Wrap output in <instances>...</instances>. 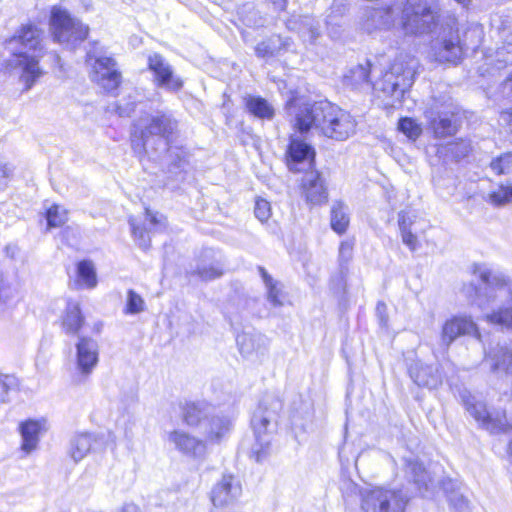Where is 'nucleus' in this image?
<instances>
[{
	"label": "nucleus",
	"instance_id": "54",
	"mask_svg": "<svg viewBox=\"0 0 512 512\" xmlns=\"http://www.w3.org/2000/svg\"><path fill=\"white\" fill-rule=\"evenodd\" d=\"M386 311V305L384 303H378L377 305V312L380 315V322L381 324L385 325L387 322V317L383 315V313Z\"/></svg>",
	"mask_w": 512,
	"mask_h": 512
},
{
	"label": "nucleus",
	"instance_id": "44",
	"mask_svg": "<svg viewBox=\"0 0 512 512\" xmlns=\"http://www.w3.org/2000/svg\"><path fill=\"white\" fill-rule=\"evenodd\" d=\"M490 168L497 175L509 174L512 172V153H505L493 159Z\"/></svg>",
	"mask_w": 512,
	"mask_h": 512
},
{
	"label": "nucleus",
	"instance_id": "18",
	"mask_svg": "<svg viewBox=\"0 0 512 512\" xmlns=\"http://www.w3.org/2000/svg\"><path fill=\"white\" fill-rule=\"evenodd\" d=\"M47 421L42 419H28L19 425V432L22 443L21 450L26 454H30L38 448L40 434L47 430Z\"/></svg>",
	"mask_w": 512,
	"mask_h": 512
},
{
	"label": "nucleus",
	"instance_id": "41",
	"mask_svg": "<svg viewBox=\"0 0 512 512\" xmlns=\"http://www.w3.org/2000/svg\"><path fill=\"white\" fill-rule=\"evenodd\" d=\"M78 278L87 288H94L97 285V277L94 265L89 260H83L77 266Z\"/></svg>",
	"mask_w": 512,
	"mask_h": 512
},
{
	"label": "nucleus",
	"instance_id": "14",
	"mask_svg": "<svg viewBox=\"0 0 512 512\" xmlns=\"http://www.w3.org/2000/svg\"><path fill=\"white\" fill-rule=\"evenodd\" d=\"M148 68L153 73L157 87L172 93H177L183 88V80L174 73L173 67L162 55H149Z\"/></svg>",
	"mask_w": 512,
	"mask_h": 512
},
{
	"label": "nucleus",
	"instance_id": "11",
	"mask_svg": "<svg viewBox=\"0 0 512 512\" xmlns=\"http://www.w3.org/2000/svg\"><path fill=\"white\" fill-rule=\"evenodd\" d=\"M461 400L467 412L480 424V426L491 433L505 432L509 424L504 412H489L484 402L477 400L468 391L460 393Z\"/></svg>",
	"mask_w": 512,
	"mask_h": 512
},
{
	"label": "nucleus",
	"instance_id": "21",
	"mask_svg": "<svg viewBox=\"0 0 512 512\" xmlns=\"http://www.w3.org/2000/svg\"><path fill=\"white\" fill-rule=\"evenodd\" d=\"M302 193L306 201L315 205L327 200L328 193L324 180L315 170L307 172L302 178Z\"/></svg>",
	"mask_w": 512,
	"mask_h": 512
},
{
	"label": "nucleus",
	"instance_id": "46",
	"mask_svg": "<svg viewBox=\"0 0 512 512\" xmlns=\"http://www.w3.org/2000/svg\"><path fill=\"white\" fill-rule=\"evenodd\" d=\"M16 297V290L3 280L0 281V312L10 307Z\"/></svg>",
	"mask_w": 512,
	"mask_h": 512
},
{
	"label": "nucleus",
	"instance_id": "56",
	"mask_svg": "<svg viewBox=\"0 0 512 512\" xmlns=\"http://www.w3.org/2000/svg\"><path fill=\"white\" fill-rule=\"evenodd\" d=\"M121 512H142V511L137 505H135L133 503H128L122 507Z\"/></svg>",
	"mask_w": 512,
	"mask_h": 512
},
{
	"label": "nucleus",
	"instance_id": "55",
	"mask_svg": "<svg viewBox=\"0 0 512 512\" xmlns=\"http://www.w3.org/2000/svg\"><path fill=\"white\" fill-rule=\"evenodd\" d=\"M11 169L6 164H0V181L9 177Z\"/></svg>",
	"mask_w": 512,
	"mask_h": 512
},
{
	"label": "nucleus",
	"instance_id": "50",
	"mask_svg": "<svg viewBox=\"0 0 512 512\" xmlns=\"http://www.w3.org/2000/svg\"><path fill=\"white\" fill-rule=\"evenodd\" d=\"M401 236H402L403 243L406 246H408V248L411 251H416L417 250V248L419 246V242H418L417 236L413 233L412 230L401 232Z\"/></svg>",
	"mask_w": 512,
	"mask_h": 512
},
{
	"label": "nucleus",
	"instance_id": "16",
	"mask_svg": "<svg viewBox=\"0 0 512 512\" xmlns=\"http://www.w3.org/2000/svg\"><path fill=\"white\" fill-rule=\"evenodd\" d=\"M168 441L181 454L193 459H204L206 442L182 430H173L168 433Z\"/></svg>",
	"mask_w": 512,
	"mask_h": 512
},
{
	"label": "nucleus",
	"instance_id": "40",
	"mask_svg": "<svg viewBox=\"0 0 512 512\" xmlns=\"http://www.w3.org/2000/svg\"><path fill=\"white\" fill-rule=\"evenodd\" d=\"M283 47L284 43L280 37H271L258 43L255 47V53L259 58L269 59L279 55Z\"/></svg>",
	"mask_w": 512,
	"mask_h": 512
},
{
	"label": "nucleus",
	"instance_id": "60",
	"mask_svg": "<svg viewBox=\"0 0 512 512\" xmlns=\"http://www.w3.org/2000/svg\"><path fill=\"white\" fill-rule=\"evenodd\" d=\"M127 403H135L136 402V395L134 393H132L131 395H129L126 399Z\"/></svg>",
	"mask_w": 512,
	"mask_h": 512
},
{
	"label": "nucleus",
	"instance_id": "6",
	"mask_svg": "<svg viewBox=\"0 0 512 512\" xmlns=\"http://www.w3.org/2000/svg\"><path fill=\"white\" fill-rule=\"evenodd\" d=\"M415 65L396 59L382 77L373 82L372 87L392 99L391 105L400 103L405 92L412 86L415 77Z\"/></svg>",
	"mask_w": 512,
	"mask_h": 512
},
{
	"label": "nucleus",
	"instance_id": "37",
	"mask_svg": "<svg viewBox=\"0 0 512 512\" xmlns=\"http://www.w3.org/2000/svg\"><path fill=\"white\" fill-rule=\"evenodd\" d=\"M486 201L495 207H503L510 204L512 202V182L500 183L496 189L488 194Z\"/></svg>",
	"mask_w": 512,
	"mask_h": 512
},
{
	"label": "nucleus",
	"instance_id": "51",
	"mask_svg": "<svg viewBox=\"0 0 512 512\" xmlns=\"http://www.w3.org/2000/svg\"><path fill=\"white\" fill-rule=\"evenodd\" d=\"M9 380L8 376H0V403H6L9 401V391L11 389Z\"/></svg>",
	"mask_w": 512,
	"mask_h": 512
},
{
	"label": "nucleus",
	"instance_id": "38",
	"mask_svg": "<svg viewBox=\"0 0 512 512\" xmlns=\"http://www.w3.org/2000/svg\"><path fill=\"white\" fill-rule=\"evenodd\" d=\"M406 472L412 477L414 483L417 484L421 493L423 490H428V483L430 478L422 463L414 459L407 460Z\"/></svg>",
	"mask_w": 512,
	"mask_h": 512
},
{
	"label": "nucleus",
	"instance_id": "42",
	"mask_svg": "<svg viewBox=\"0 0 512 512\" xmlns=\"http://www.w3.org/2000/svg\"><path fill=\"white\" fill-rule=\"evenodd\" d=\"M47 227L58 228L63 226L68 220V211L59 205H52L46 211Z\"/></svg>",
	"mask_w": 512,
	"mask_h": 512
},
{
	"label": "nucleus",
	"instance_id": "17",
	"mask_svg": "<svg viewBox=\"0 0 512 512\" xmlns=\"http://www.w3.org/2000/svg\"><path fill=\"white\" fill-rule=\"evenodd\" d=\"M242 493L240 482L232 475H223L211 491V501L216 507L235 503Z\"/></svg>",
	"mask_w": 512,
	"mask_h": 512
},
{
	"label": "nucleus",
	"instance_id": "23",
	"mask_svg": "<svg viewBox=\"0 0 512 512\" xmlns=\"http://www.w3.org/2000/svg\"><path fill=\"white\" fill-rule=\"evenodd\" d=\"M287 153V165L289 170L294 172H300L303 169L299 167L300 165L311 167L314 161L315 152L313 148L295 138H291Z\"/></svg>",
	"mask_w": 512,
	"mask_h": 512
},
{
	"label": "nucleus",
	"instance_id": "58",
	"mask_svg": "<svg viewBox=\"0 0 512 512\" xmlns=\"http://www.w3.org/2000/svg\"><path fill=\"white\" fill-rule=\"evenodd\" d=\"M319 36V29L317 27L310 28V39L315 40Z\"/></svg>",
	"mask_w": 512,
	"mask_h": 512
},
{
	"label": "nucleus",
	"instance_id": "10",
	"mask_svg": "<svg viewBox=\"0 0 512 512\" xmlns=\"http://www.w3.org/2000/svg\"><path fill=\"white\" fill-rule=\"evenodd\" d=\"M409 497L402 490L376 488L362 500L364 512H405Z\"/></svg>",
	"mask_w": 512,
	"mask_h": 512
},
{
	"label": "nucleus",
	"instance_id": "27",
	"mask_svg": "<svg viewBox=\"0 0 512 512\" xmlns=\"http://www.w3.org/2000/svg\"><path fill=\"white\" fill-rule=\"evenodd\" d=\"M85 317L82 314L80 306L76 302H68L62 316L61 328L68 336H77L79 338L81 329L85 326Z\"/></svg>",
	"mask_w": 512,
	"mask_h": 512
},
{
	"label": "nucleus",
	"instance_id": "25",
	"mask_svg": "<svg viewBox=\"0 0 512 512\" xmlns=\"http://www.w3.org/2000/svg\"><path fill=\"white\" fill-rule=\"evenodd\" d=\"M182 419L190 427H201L212 415L213 406L206 401H189L181 406Z\"/></svg>",
	"mask_w": 512,
	"mask_h": 512
},
{
	"label": "nucleus",
	"instance_id": "43",
	"mask_svg": "<svg viewBox=\"0 0 512 512\" xmlns=\"http://www.w3.org/2000/svg\"><path fill=\"white\" fill-rule=\"evenodd\" d=\"M193 273L204 281H210L222 276L223 271L218 263H206L201 261Z\"/></svg>",
	"mask_w": 512,
	"mask_h": 512
},
{
	"label": "nucleus",
	"instance_id": "3",
	"mask_svg": "<svg viewBox=\"0 0 512 512\" xmlns=\"http://www.w3.org/2000/svg\"><path fill=\"white\" fill-rule=\"evenodd\" d=\"M177 129L178 122L171 114L157 112L143 116L135 124L133 148L136 152H145L156 160L166 151Z\"/></svg>",
	"mask_w": 512,
	"mask_h": 512
},
{
	"label": "nucleus",
	"instance_id": "4",
	"mask_svg": "<svg viewBox=\"0 0 512 512\" xmlns=\"http://www.w3.org/2000/svg\"><path fill=\"white\" fill-rule=\"evenodd\" d=\"M281 408L282 404L278 398L265 397L252 416L251 425L256 439L252 453L257 462H261L268 454L271 434L275 430L277 414Z\"/></svg>",
	"mask_w": 512,
	"mask_h": 512
},
{
	"label": "nucleus",
	"instance_id": "49",
	"mask_svg": "<svg viewBox=\"0 0 512 512\" xmlns=\"http://www.w3.org/2000/svg\"><path fill=\"white\" fill-rule=\"evenodd\" d=\"M416 216L409 212H400L398 215V224L400 232L410 231L412 230V226L415 223Z\"/></svg>",
	"mask_w": 512,
	"mask_h": 512
},
{
	"label": "nucleus",
	"instance_id": "62",
	"mask_svg": "<svg viewBox=\"0 0 512 512\" xmlns=\"http://www.w3.org/2000/svg\"><path fill=\"white\" fill-rule=\"evenodd\" d=\"M459 3H465L467 0H456Z\"/></svg>",
	"mask_w": 512,
	"mask_h": 512
},
{
	"label": "nucleus",
	"instance_id": "39",
	"mask_svg": "<svg viewBox=\"0 0 512 512\" xmlns=\"http://www.w3.org/2000/svg\"><path fill=\"white\" fill-rule=\"evenodd\" d=\"M349 225L347 207L342 202H336L331 208V227L338 233L343 234Z\"/></svg>",
	"mask_w": 512,
	"mask_h": 512
},
{
	"label": "nucleus",
	"instance_id": "28",
	"mask_svg": "<svg viewBox=\"0 0 512 512\" xmlns=\"http://www.w3.org/2000/svg\"><path fill=\"white\" fill-rule=\"evenodd\" d=\"M371 72L372 65L369 61L353 66L344 74L343 85L353 90L369 88L373 84L370 80Z\"/></svg>",
	"mask_w": 512,
	"mask_h": 512
},
{
	"label": "nucleus",
	"instance_id": "1",
	"mask_svg": "<svg viewBox=\"0 0 512 512\" xmlns=\"http://www.w3.org/2000/svg\"><path fill=\"white\" fill-rule=\"evenodd\" d=\"M294 127L300 133L316 128L328 138L344 141L354 134L356 121L350 113L331 102L319 101L297 108Z\"/></svg>",
	"mask_w": 512,
	"mask_h": 512
},
{
	"label": "nucleus",
	"instance_id": "7",
	"mask_svg": "<svg viewBox=\"0 0 512 512\" xmlns=\"http://www.w3.org/2000/svg\"><path fill=\"white\" fill-rule=\"evenodd\" d=\"M458 113L457 106L451 97H433L430 107L425 111V118L436 138L452 136L457 132L454 117Z\"/></svg>",
	"mask_w": 512,
	"mask_h": 512
},
{
	"label": "nucleus",
	"instance_id": "24",
	"mask_svg": "<svg viewBox=\"0 0 512 512\" xmlns=\"http://www.w3.org/2000/svg\"><path fill=\"white\" fill-rule=\"evenodd\" d=\"M146 218L142 225L138 224L133 217L129 218L132 235L142 249L150 246L152 231L162 227L161 221L149 209L145 210Z\"/></svg>",
	"mask_w": 512,
	"mask_h": 512
},
{
	"label": "nucleus",
	"instance_id": "52",
	"mask_svg": "<svg viewBox=\"0 0 512 512\" xmlns=\"http://www.w3.org/2000/svg\"><path fill=\"white\" fill-rule=\"evenodd\" d=\"M465 291L467 294L474 292L477 295V298L473 303H475L480 308H483L491 299L495 298V296H489L487 300L482 299V297L478 295L477 289L472 284L466 287Z\"/></svg>",
	"mask_w": 512,
	"mask_h": 512
},
{
	"label": "nucleus",
	"instance_id": "32",
	"mask_svg": "<svg viewBox=\"0 0 512 512\" xmlns=\"http://www.w3.org/2000/svg\"><path fill=\"white\" fill-rule=\"evenodd\" d=\"M443 489L446 493L447 501L449 505L456 512H469L470 505L469 500L461 492L460 486L457 482L448 480L443 483Z\"/></svg>",
	"mask_w": 512,
	"mask_h": 512
},
{
	"label": "nucleus",
	"instance_id": "19",
	"mask_svg": "<svg viewBox=\"0 0 512 512\" xmlns=\"http://www.w3.org/2000/svg\"><path fill=\"white\" fill-rule=\"evenodd\" d=\"M236 342L240 353L246 358L262 356L268 348L267 337L256 331H244L238 334Z\"/></svg>",
	"mask_w": 512,
	"mask_h": 512
},
{
	"label": "nucleus",
	"instance_id": "57",
	"mask_svg": "<svg viewBox=\"0 0 512 512\" xmlns=\"http://www.w3.org/2000/svg\"><path fill=\"white\" fill-rule=\"evenodd\" d=\"M273 5L280 10H283L286 7L287 0H271Z\"/></svg>",
	"mask_w": 512,
	"mask_h": 512
},
{
	"label": "nucleus",
	"instance_id": "48",
	"mask_svg": "<svg viewBox=\"0 0 512 512\" xmlns=\"http://www.w3.org/2000/svg\"><path fill=\"white\" fill-rule=\"evenodd\" d=\"M254 213L261 222L267 221L271 216L270 203L264 199L256 200Z\"/></svg>",
	"mask_w": 512,
	"mask_h": 512
},
{
	"label": "nucleus",
	"instance_id": "15",
	"mask_svg": "<svg viewBox=\"0 0 512 512\" xmlns=\"http://www.w3.org/2000/svg\"><path fill=\"white\" fill-rule=\"evenodd\" d=\"M468 335L480 339L476 323L469 316L459 315L447 320L441 332V346L445 350L460 336Z\"/></svg>",
	"mask_w": 512,
	"mask_h": 512
},
{
	"label": "nucleus",
	"instance_id": "9",
	"mask_svg": "<svg viewBox=\"0 0 512 512\" xmlns=\"http://www.w3.org/2000/svg\"><path fill=\"white\" fill-rule=\"evenodd\" d=\"M431 50L435 60L441 63H456L462 58L463 49L455 18H449L446 24L441 25L437 38L432 42Z\"/></svg>",
	"mask_w": 512,
	"mask_h": 512
},
{
	"label": "nucleus",
	"instance_id": "33",
	"mask_svg": "<svg viewBox=\"0 0 512 512\" xmlns=\"http://www.w3.org/2000/svg\"><path fill=\"white\" fill-rule=\"evenodd\" d=\"M249 113L262 120H272L275 115L274 107L260 96H247L244 99Z\"/></svg>",
	"mask_w": 512,
	"mask_h": 512
},
{
	"label": "nucleus",
	"instance_id": "47",
	"mask_svg": "<svg viewBox=\"0 0 512 512\" xmlns=\"http://www.w3.org/2000/svg\"><path fill=\"white\" fill-rule=\"evenodd\" d=\"M145 302L143 298L134 290L127 292L126 313L137 314L144 310Z\"/></svg>",
	"mask_w": 512,
	"mask_h": 512
},
{
	"label": "nucleus",
	"instance_id": "30",
	"mask_svg": "<svg viewBox=\"0 0 512 512\" xmlns=\"http://www.w3.org/2000/svg\"><path fill=\"white\" fill-rule=\"evenodd\" d=\"M95 439L90 433L75 434L70 440L69 454L74 462L83 460L91 451Z\"/></svg>",
	"mask_w": 512,
	"mask_h": 512
},
{
	"label": "nucleus",
	"instance_id": "35",
	"mask_svg": "<svg viewBox=\"0 0 512 512\" xmlns=\"http://www.w3.org/2000/svg\"><path fill=\"white\" fill-rule=\"evenodd\" d=\"M472 272L489 288L503 287L507 283L502 273L493 271L486 264H474Z\"/></svg>",
	"mask_w": 512,
	"mask_h": 512
},
{
	"label": "nucleus",
	"instance_id": "8",
	"mask_svg": "<svg viewBox=\"0 0 512 512\" xmlns=\"http://www.w3.org/2000/svg\"><path fill=\"white\" fill-rule=\"evenodd\" d=\"M50 26L54 41L67 47H75L88 34L87 26L71 18L66 11L61 9H53Z\"/></svg>",
	"mask_w": 512,
	"mask_h": 512
},
{
	"label": "nucleus",
	"instance_id": "53",
	"mask_svg": "<svg viewBox=\"0 0 512 512\" xmlns=\"http://www.w3.org/2000/svg\"><path fill=\"white\" fill-rule=\"evenodd\" d=\"M134 110H135V105L132 104V103H129V104L125 105V106L119 105L117 107V113L121 117H128V116H130L131 113L134 112Z\"/></svg>",
	"mask_w": 512,
	"mask_h": 512
},
{
	"label": "nucleus",
	"instance_id": "5",
	"mask_svg": "<svg viewBox=\"0 0 512 512\" xmlns=\"http://www.w3.org/2000/svg\"><path fill=\"white\" fill-rule=\"evenodd\" d=\"M438 0H408L402 11V25L407 34L432 33L439 25Z\"/></svg>",
	"mask_w": 512,
	"mask_h": 512
},
{
	"label": "nucleus",
	"instance_id": "22",
	"mask_svg": "<svg viewBox=\"0 0 512 512\" xmlns=\"http://www.w3.org/2000/svg\"><path fill=\"white\" fill-rule=\"evenodd\" d=\"M409 375L418 386L429 389L436 388L442 383L438 365H427L416 361L409 366Z\"/></svg>",
	"mask_w": 512,
	"mask_h": 512
},
{
	"label": "nucleus",
	"instance_id": "36",
	"mask_svg": "<svg viewBox=\"0 0 512 512\" xmlns=\"http://www.w3.org/2000/svg\"><path fill=\"white\" fill-rule=\"evenodd\" d=\"M258 271L262 277L267 290V300L274 307L282 306V288L280 283L273 279V277L262 266L258 267Z\"/></svg>",
	"mask_w": 512,
	"mask_h": 512
},
{
	"label": "nucleus",
	"instance_id": "34",
	"mask_svg": "<svg viewBox=\"0 0 512 512\" xmlns=\"http://www.w3.org/2000/svg\"><path fill=\"white\" fill-rule=\"evenodd\" d=\"M165 152L168 153V172L178 174L187 170L190 155L185 149L168 145Z\"/></svg>",
	"mask_w": 512,
	"mask_h": 512
},
{
	"label": "nucleus",
	"instance_id": "26",
	"mask_svg": "<svg viewBox=\"0 0 512 512\" xmlns=\"http://www.w3.org/2000/svg\"><path fill=\"white\" fill-rule=\"evenodd\" d=\"M485 362L493 373L512 374V349L498 344L486 354Z\"/></svg>",
	"mask_w": 512,
	"mask_h": 512
},
{
	"label": "nucleus",
	"instance_id": "59",
	"mask_svg": "<svg viewBox=\"0 0 512 512\" xmlns=\"http://www.w3.org/2000/svg\"><path fill=\"white\" fill-rule=\"evenodd\" d=\"M504 89L512 90V73L504 82Z\"/></svg>",
	"mask_w": 512,
	"mask_h": 512
},
{
	"label": "nucleus",
	"instance_id": "20",
	"mask_svg": "<svg viewBox=\"0 0 512 512\" xmlns=\"http://www.w3.org/2000/svg\"><path fill=\"white\" fill-rule=\"evenodd\" d=\"M393 23L394 14L391 7L368 8L362 18V27L368 33L389 29Z\"/></svg>",
	"mask_w": 512,
	"mask_h": 512
},
{
	"label": "nucleus",
	"instance_id": "2",
	"mask_svg": "<svg viewBox=\"0 0 512 512\" xmlns=\"http://www.w3.org/2000/svg\"><path fill=\"white\" fill-rule=\"evenodd\" d=\"M44 31L33 24L23 25L16 35L7 41L8 49L12 51V45L20 44L24 50L13 51L14 60L12 65L19 71V80L24 84L25 91L30 90L33 85L44 75L39 65V59L43 56Z\"/></svg>",
	"mask_w": 512,
	"mask_h": 512
},
{
	"label": "nucleus",
	"instance_id": "13",
	"mask_svg": "<svg viewBox=\"0 0 512 512\" xmlns=\"http://www.w3.org/2000/svg\"><path fill=\"white\" fill-rule=\"evenodd\" d=\"M76 381L85 382L99 362V345L89 336H79L75 344Z\"/></svg>",
	"mask_w": 512,
	"mask_h": 512
},
{
	"label": "nucleus",
	"instance_id": "61",
	"mask_svg": "<svg viewBox=\"0 0 512 512\" xmlns=\"http://www.w3.org/2000/svg\"><path fill=\"white\" fill-rule=\"evenodd\" d=\"M469 147L463 144L462 156H466L468 154Z\"/></svg>",
	"mask_w": 512,
	"mask_h": 512
},
{
	"label": "nucleus",
	"instance_id": "29",
	"mask_svg": "<svg viewBox=\"0 0 512 512\" xmlns=\"http://www.w3.org/2000/svg\"><path fill=\"white\" fill-rule=\"evenodd\" d=\"M231 420L226 416H220L212 410V415L208 417V421L203 426V433L206 438L211 441H219L225 434L230 431Z\"/></svg>",
	"mask_w": 512,
	"mask_h": 512
},
{
	"label": "nucleus",
	"instance_id": "45",
	"mask_svg": "<svg viewBox=\"0 0 512 512\" xmlns=\"http://www.w3.org/2000/svg\"><path fill=\"white\" fill-rule=\"evenodd\" d=\"M398 129L411 140H416L422 133L421 126L414 119L407 117L399 120Z\"/></svg>",
	"mask_w": 512,
	"mask_h": 512
},
{
	"label": "nucleus",
	"instance_id": "31",
	"mask_svg": "<svg viewBox=\"0 0 512 512\" xmlns=\"http://www.w3.org/2000/svg\"><path fill=\"white\" fill-rule=\"evenodd\" d=\"M354 240L347 239L341 242L338 252L339 276L337 278L338 288L345 290L346 277L348 274V263L353 258Z\"/></svg>",
	"mask_w": 512,
	"mask_h": 512
},
{
	"label": "nucleus",
	"instance_id": "12",
	"mask_svg": "<svg viewBox=\"0 0 512 512\" xmlns=\"http://www.w3.org/2000/svg\"><path fill=\"white\" fill-rule=\"evenodd\" d=\"M86 61L92 67L90 78L93 82L107 92H112L119 87L122 77L113 58L103 56L96 51H89Z\"/></svg>",
	"mask_w": 512,
	"mask_h": 512
}]
</instances>
